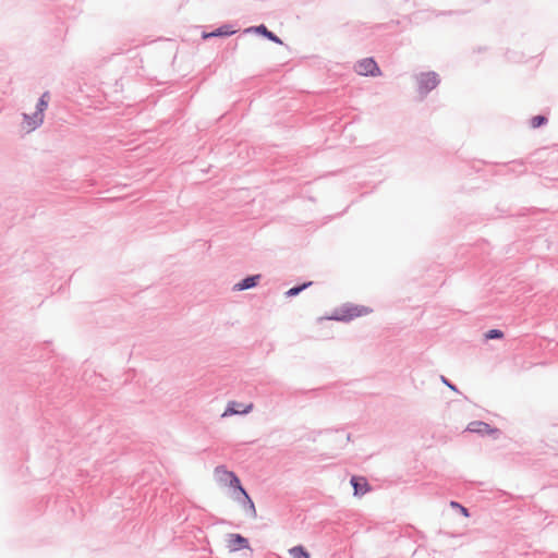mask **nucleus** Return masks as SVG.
<instances>
[{"mask_svg": "<svg viewBox=\"0 0 558 558\" xmlns=\"http://www.w3.org/2000/svg\"><path fill=\"white\" fill-rule=\"evenodd\" d=\"M215 476L218 483L232 489L233 499L243 507L247 515L251 518L257 517L254 501L235 472L229 471L225 464H219L215 468Z\"/></svg>", "mask_w": 558, "mask_h": 558, "instance_id": "nucleus-1", "label": "nucleus"}, {"mask_svg": "<svg viewBox=\"0 0 558 558\" xmlns=\"http://www.w3.org/2000/svg\"><path fill=\"white\" fill-rule=\"evenodd\" d=\"M373 312L372 307L365 305L353 304L350 302L343 303L336 307L330 315L326 318L330 320L350 323L351 320L368 315Z\"/></svg>", "mask_w": 558, "mask_h": 558, "instance_id": "nucleus-2", "label": "nucleus"}, {"mask_svg": "<svg viewBox=\"0 0 558 558\" xmlns=\"http://www.w3.org/2000/svg\"><path fill=\"white\" fill-rule=\"evenodd\" d=\"M416 81L418 95L425 97L440 84L441 80L437 72L428 71L416 75Z\"/></svg>", "mask_w": 558, "mask_h": 558, "instance_id": "nucleus-3", "label": "nucleus"}, {"mask_svg": "<svg viewBox=\"0 0 558 558\" xmlns=\"http://www.w3.org/2000/svg\"><path fill=\"white\" fill-rule=\"evenodd\" d=\"M354 71L362 76L377 77L383 74L374 57H366L359 60L354 65Z\"/></svg>", "mask_w": 558, "mask_h": 558, "instance_id": "nucleus-4", "label": "nucleus"}, {"mask_svg": "<svg viewBox=\"0 0 558 558\" xmlns=\"http://www.w3.org/2000/svg\"><path fill=\"white\" fill-rule=\"evenodd\" d=\"M227 548L230 553H235L243 549H250L252 551L248 538L240 533L227 534Z\"/></svg>", "mask_w": 558, "mask_h": 558, "instance_id": "nucleus-5", "label": "nucleus"}, {"mask_svg": "<svg viewBox=\"0 0 558 558\" xmlns=\"http://www.w3.org/2000/svg\"><path fill=\"white\" fill-rule=\"evenodd\" d=\"M254 404L252 402L250 403H242L238 401H229L225 408V411L222 413V416H233V415H246L253 411Z\"/></svg>", "mask_w": 558, "mask_h": 558, "instance_id": "nucleus-6", "label": "nucleus"}, {"mask_svg": "<svg viewBox=\"0 0 558 558\" xmlns=\"http://www.w3.org/2000/svg\"><path fill=\"white\" fill-rule=\"evenodd\" d=\"M244 34H255L277 45H283L282 39L274 32L269 31L265 24L250 26L244 29Z\"/></svg>", "mask_w": 558, "mask_h": 558, "instance_id": "nucleus-7", "label": "nucleus"}, {"mask_svg": "<svg viewBox=\"0 0 558 558\" xmlns=\"http://www.w3.org/2000/svg\"><path fill=\"white\" fill-rule=\"evenodd\" d=\"M262 280L260 274L247 275L232 287V291H245L256 288Z\"/></svg>", "mask_w": 558, "mask_h": 558, "instance_id": "nucleus-8", "label": "nucleus"}, {"mask_svg": "<svg viewBox=\"0 0 558 558\" xmlns=\"http://www.w3.org/2000/svg\"><path fill=\"white\" fill-rule=\"evenodd\" d=\"M350 484L353 488L354 496L361 497L372 490L371 484L364 476L352 475L350 478Z\"/></svg>", "mask_w": 558, "mask_h": 558, "instance_id": "nucleus-9", "label": "nucleus"}, {"mask_svg": "<svg viewBox=\"0 0 558 558\" xmlns=\"http://www.w3.org/2000/svg\"><path fill=\"white\" fill-rule=\"evenodd\" d=\"M44 113H38L34 111L32 114L23 113V121L27 124L29 131H34L41 126L44 123Z\"/></svg>", "mask_w": 558, "mask_h": 558, "instance_id": "nucleus-10", "label": "nucleus"}, {"mask_svg": "<svg viewBox=\"0 0 558 558\" xmlns=\"http://www.w3.org/2000/svg\"><path fill=\"white\" fill-rule=\"evenodd\" d=\"M488 426L489 424L484 421H472L466 425L464 432L476 434L481 437H485V429H488Z\"/></svg>", "mask_w": 558, "mask_h": 558, "instance_id": "nucleus-11", "label": "nucleus"}, {"mask_svg": "<svg viewBox=\"0 0 558 558\" xmlns=\"http://www.w3.org/2000/svg\"><path fill=\"white\" fill-rule=\"evenodd\" d=\"M235 33H236V29L234 28V25H232L230 23H225V24L218 26L217 28H215L214 31H211V34H213V36H215V38L216 37L226 38V37L232 36Z\"/></svg>", "mask_w": 558, "mask_h": 558, "instance_id": "nucleus-12", "label": "nucleus"}, {"mask_svg": "<svg viewBox=\"0 0 558 558\" xmlns=\"http://www.w3.org/2000/svg\"><path fill=\"white\" fill-rule=\"evenodd\" d=\"M313 281H303L301 283H296L284 292L286 298L291 299L298 296L305 289L311 287Z\"/></svg>", "mask_w": 558, "mask_h": 558, "instance_id": "nucleus-13", "label": "nucleus"}, {"mask_svg": "<svg viewBox=\"0 0 558 558\" xmlns=\"http://www.w3.org/2000/svg\"><path fill=\"white\" fill-rule=\"evenodd\" d=\"M548 123V117L545 113H539L536 116H533L530 119V128L531 129H539L545 126Z\"/></svg>", "mask_w": 558, "mask_h": 558, "instance_id": "nucleus-14", "label": "nucleus"}, {"mask_svg": "<svg viewBox=\"0 0 558 558\" xmlns=\"http://www.w3.org/2000/svg\"><path fill=\"white\" fill-rule=\"evenodd\" d=\"M292 558H311L310 551L303 545H296L289 549Z\"/></svg>", "mask_w": 558, "mask_h": 558, "instance_id": "nucleus-15", "label": "nucleus"}, {"mask_svg": "<svg viewBox=\"0 0 558 558\" xmlns=\"http://www.w3.org/2000/svg\"><path fill=\"white\" fill-rule=\"evenodd\" d=\"M505 332L501 329L498 328H492L488 329L486 332H484V340H500L504 339Z\"/></svg>", "mask_w": 558, "mask_h": 558, "instance_id": "nucleus-16", "label": "nucleus"}, {"mask_svg": "<svg viewBox=\"0 0 558 558\" xmlns=\"http://www.w3.org/2000/svg\"><path fill=\"white\" fill-rule=\"evenodd\" d=\"M450 507L452 509L457 510L460 514H462L465 518H470L471 517L470 510L466 507H464L462 504H460L459 501L451 500L450 501Z\"/></svg>", "mask_w": 558, "mask_h": 558, "instance_id": "nucleus-17", "label": "nucleus"}, {"mask_svg": "<svg viewBox=\"0 0 558 558\" xmlns=\"http://www.w3.org/2000/svg\"><path fill=\"white\" fill-rule=\"evenodd\" d=\"M485 432H486V436L493 438L494 440H498L502 435L501 429H499L498 427L492 426L490 424L488 426V429H485Z\"/></svg>", "mask_w": 558, "mask_h": 558, "instance_id": "nucleus-18", "label": "nucleus"}, {"mask_svg": "<svg viewBox=\"0 0 558 558\" xmlns=\"http://www.w3.org/2000/svg\"><path fill=\"white\" fill-rule=\"evenodd\" d=\"M440 381L453 392L461 393L458 386L453 384L450 379H448L446 376L440 375Z\"/></svg>", "mask_w": 558, "mask_h": 558, "instance_id": "nucleus-19", "label": "nucleus"}, {"mask_svg": "<svg viewBox=\"0 0 558 558\" xmlns=\"http://www.w3.org/2000/svg\"><path fill=\"white\" fill-rule=\"evenodd\" d=\"M47 108H48L47 100H44V99H38L37 100V104H36V107H35V111H37L38 113H44L45 114V111L47 110Z\"/></svg>", "mask_w": 558, "mask_h": 558, "instance_id": "nucleus-20", "label": "nucleus"}, {"mask_svg": "<svg viewBox=\"0 0 558 558\" xmlns=\"http://www.w3.org/2000/svg\"><path fill=\"white\" fill-rule=\"evenodd\" d=\"M38 99L47 100V104L49 105L50 92H48V90L44 92Z\"/></svg>", "mask_w": 558, "mask_h": 558, "instance_id": "nucleus-21", "label": "nucleus"}, {"mask_svg": "<svg viewBox=\"0 0 558 558\" xmlns=\"http://www.w3.org/2000/svg\"><path fill=\"white\" fill-rule=\"evenodd\" d=\"M210 38H215V36H213L211 32L204 31L202 33V39L206 40V39H210Z\"/></svg>", "mask_w": 558, "mask_h": 558, "instance_id": "nucleus-22", "label": "nucleus"}, {"mask_svg": "<svg viewBox=\"0 0 558 558\" xmlns=\"http://www.w3.org/2000/svg\"><path fill=\"white\" fill-rule=\"evenodd\" d=\"M510 163H511V165H515V163H518V165H519V166H521V167L524 165V163H523V161H521V160H513V161H511Z\"/></svg>", "mask_w": 558, "mask_h": 558, "instance_id": "nucleus-23", "label": "nucleus"}, {"mask_svg": "<svg viewBox=\"0 0 558 558\" xmlns=\"http://www.w3.org/2000/svg\"><path fill=\"white\" fill-rule=\"evenodd\" d=\"M345 439H347V441H350V440H351V434H350V433H349V434H347Z\"/></svg>", "mask_w": 558, "mask_h": 558, "instance_id": "nucleus-24", "label": "nucleus"}]
</instances>
